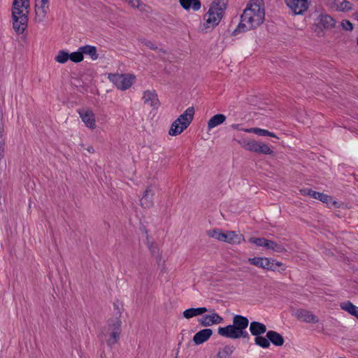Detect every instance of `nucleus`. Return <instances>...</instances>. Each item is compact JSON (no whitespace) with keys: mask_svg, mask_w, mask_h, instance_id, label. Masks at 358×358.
<instances>
[{"mask_svg":"<svg viewBox=\"0 0 358 358\" xmlns=\"http://www.w3.org/2000/svg\"><path fill=\"white\" fill-rule=\"evenodd\" d=\"M29 0H13L12 5L13 28L17 34H22L28 25Z\"/></svg>","mask_w":358,"mask_h":358,"instance_id":"f257e3e1","label":"nucleus"},{"mask_svg":"<svg viewBox=\"0 0 358 358\" xmlns=\"http://www.w3.org/2000/svg\"><path fill=\"white\" fill-rule=\"evenodd\" d=\"M249 325L248 319L241 315H235L233 317V324L226 327H220L217 334L222 337L230 339H238L240 338L249 339L250 336L246 331Z\"/></svg>","mask_w":358,"mask_h":358,"instance_id":"f03ea898","label":"nucleus"},{"mask_svg":"<svg viewBox=\"0 0 358 358\" xmlns=\"http://www.w3.org/2000/svg\"><path fill=\"white\" fill-rule=\"evenodd\" d=\"M264 19L265 16L252 13L249 8H245L241 16V22L233 31L232 34L236 35L241 32L257 28L263 24Z\"/></svg>","mask_w":358,"mask_h":358,"instance_id":"7ed1b4c3","label":"nucleus"},{"mask_svg":"<svg viewBox=\"0 0 358 358\" xmlns=\"http://www.w3.org/2000/svg\"><path fill=\"white\" fill-rule=\"evenodd\" d=\"M194 114V108L189 107L172 123L169 131V135L177 136L180 134L192 122Z\"/></svg>","mask_w":358,"mask_h":358,"instance_id":"20e7f679","label":"nucleus"},{"mask_svg":"<svg viewBox=\"0 0 358 358\" xmlns=\"http://www.w3.org/2000/svg\"><path fill=\"white\" fill-rule=\"evenodd\" d=\"M108 78L121 90L129 89L135 80V76L131 74H110Z\"/></svg>","mask_w":358,"mask_h":358,"instance_id":"39448f33","label":"nucleus"},{"mask_svg":"<svg viewBox=\"0 0 358 358\" xmlns=\"http://www.w3.org/2000/svg\"><path fill=\"white\" fill-rule=\"evenodd\" d=\"M121 321L119 319L113 322L110 323L108 322V330L111 329V332L110 333L109 338L106 340L107 345L112 348L120 339V336L121 334Z\"/></svg>","mask_w":358,"mask_h":358,"instance_id":"423d86ee","label":"nucleus"},{"mask_svg":"<svg viewBox=\"0 0 358 358\" xmlns=\"http://www.w3.org/2000/svg\"><path fill=\"white\" fill-rule=\"evenodd\" d=\"M301 192L304 196H309L311 198L317 199L319 201H321L323 203L329 204V203L332 202V204L337 207L338 206V202L336 201H332V197L331 196H329L327 194L313 191L310 189H303L301 190Z\"/></svg>","mask_w":358,"mask_h":358,"instance_id":"0eeeda50","label":"nucleus"},{"mask_svg":"<svg viewBox=\"0 0 358 358\" xmlns=\"http://www.w3.org/2000/svg\"><path fill=\"white\" fill-rule=\"evenodd\" d=\"M294 15H302L308 8V0H285Z\"/></svg>","mask_w":358,"mask_h":358,"instance_id":"6e6552de","label":"nucleus"},{"mask_svg":"<svg viewBox=\"0 0 358 358\" xmlns=\"http://www.w3.org/2000/svg\"><path fill=\"white\" fill-rule=\"evenodd\" d=\"M224 319L217 313H213L210 315H204L198 319V322L202 327H210L213 324L222 323Z\"/></svg>","mask_w":358,"mask_h":358,"instance_id":"1a4fd4ad","label":"nucleus"},{"mask_svg":"<svg viewBox=\"0 0 358 358\" xmlns=\"http://www.w3.org/2000/svg\"><path fill=\"white\" fill-rule=\"evenodd\" d=\"M156 187L153 185L148 186L141 199V206L145 208H150L154 206L153 198L155 194Z\"/></svg>","mask_w":358,"mask_h":358,"instance_id":"9d476101","label":"nucleus"},{"mask_svg":"<svg viewBox=\"0 0 358 358\" xmlns=\"http://www.w3.org/2000/svg\"><path fill=\"white\" fill-rule=\"evenodd\" d=\"M222 16L220 15L216 11L209 9L204 15L203 19L206 20L204 26L206 28H213L220 22Z\"/></svg>","mask_w":358,"mask_h":358,"instance_id":"9b49d317","label":"nucleus"},{"mask_svg":"<svg viewBox=\"0 0 358 358\" xmlns=\"http://www.w3.org/2000/svg\"><path fill=\"white\" fill-rule=\"evenodd\" d=\"M317 27L320 29H329L334 27L336 21L327 14H320L316 19Z\"/></svg>","mask_w":358,"mask_h":358,"instance_id":"f8f14e48","label":"nucleus"},{"mask_svg":"<svg viewBox=\"0 0 358 358\" xmlns=\"http://www.w3.org/2000/svg\"><path fill=\"white\" fill-rule=\"evenodd\" d=\"M78 113L80 118L82 119V121L85 123L86 127L90 129L95 128L96 124L94 115L91 110H79Z\"/></svg>","mask_w":358,"mask_h":358,"instance_id":"ddd939ff","label":"nucleus"},{"mask_svg":"<svg viewBox=\"0 0 358 358\" xmlns=\"http://www.w3.org/2000/svg\"><path fill=\"white\" fill-rule=\"evenodd\" d=\"M296 315L299 320L308 323H317V317L313 315L310 311L305 309H299L296 312Z\"/></svg>","mask_w":358,"mask_h":358,"instance_id":"4468645a","label":"nucleus"},{"mask_svg":"<svg viewBox=\"0 0 358 358\" xmlns=\"http://www.w3.org/2000/svg\"><path fill=\"white\" fill-rule=\"evenodd\" d=\"M213 334L210 329H203L199 331L193 337V342L196 345H201L208 341Z\"/></svg>","mask_w":358,"mask_h":358,"instance_id":"2eb2a0df","label":"nucleus"},{"mask_svg":"<svg viewBox=\"0 0 358 358\" xmlns=\"http://www.w3.org/2000/svg\"><path fill=\"white\" fill-rule=\"evenodd\" d=\"M264 0H250L245 8H249L252 13L265 16Z\"/></svg>","mask_w":358,"mask_h":358,"instance_id":"dca6fc26","label":"nucleus"},{"mask_svg":"<svg viewBox=\"0 0 358 358\" xmlns=\"http://www.w3.org/2000/svg\"><path fill=\"white\" fill-rule=\"evenodd\" d=\"M143 99L145 103L149 104L150 106L157 107L159 104V99L155 91H145Z\"/></svg>","mask_w":358,"mask_h":358,"instance_id":"f3484780","label":"nucleus"},{"mask_svg":"<svg viewBox=\"0 0 358 358\" xmlns=\"http://www.w3.org/2000/svg\"><path fill=\"white\" fill-rule=\"evenodd\" d=\"M266 338L269 340V343H271L275 346H282L285 343L283 336L273 330L266 332Z\"/></svg>","mask_w":358,"mask_h":358,"instance_id":"a211bd4d","label":"nucleus"},{"mask_svg":"<svg viewBox=\"0 0 358 358\" xmlns=\"http://www.w3.org/2000/svg\"><path fill=\"white\" fill-rule=\"evenodd\" d=\"M249 329L251 334L255 337L264 334L266 332V325L263 323L256 321L250 322Z\"/></svg>","mask_w":358,"mask_h":358,"instance_id":"6ab92c4d","label":"nucleus"},{"mask_svg":"<svg viewBox=\"0 0 358 358\" xmlns=\"http://www.w3.org/2000/svg\"><path fill=\"white\" fill-rule=\"evenodd\" d=\"M180 6L186 10L197 11L201 8L200 0H179Z\"/></svg>","mask_w":358,"mask_h":358,"instance_id":"aec40b11","label":"nucleus"},{"mask_svg":"<svg viewBox=\"0 0 358 358\" xmlns=\"http://www.w3.org/2000/svg\"><path fill=\"white\" fill-rule=\"evenodd\" d=\"M207 311L208 309L206 307L191 308L186 309L182 314L186 319H190L195 316L201 315Z\"/></svg>","mask_w":358,"mask_h":358,"instance_id":"412c9836","label":"nucleus"},{"mask_svg":"<svg viewBox=\"0 0 358 358\" xmlns=\"http://www.w3.org/2000/svg\"><path fill=\"white\" fill-rule=\"evenodd\" d=\"M242 148L244 149L250 151L257 152L258 151V148L260 142H257L252 140L242 139L238 141Z\"/></svg>","mask_w":358,"mask_h":358,"instance_id":"4be33fe9","label":"nucleus"},{"mask_svg":"<svg viewBox=\"0 0 358 358\" xmlns=\"http://www.w3.org/2000/svg\"><path fill=\"white\" fill-rule=\"evenodd\" d=\"M262 266L261 268L267 269V270H271V271H276L279 267L282 266V264L280 262H278L273 259L264 257Z\"/></svg>","mask_w":358,"mask_h":358,"instance_id":"5701e85b","label":"nucleus"},{"mask_svg":"<svg viewBox=\"0 0 358 358\" xmlns=\"http://www.w3.org/2000/svg\"><path fill=\"white\" fill-rule=\"evenodd\" d=\"M226 120V116L223 114H217L213 115L208 122V129H211L217 127L222 124Z\"/></svg>","mask_w":358,"mask_h":358,"instance_id":"b1692460","label":"nucleus"},{"mask_svg":"<svg viewBox=\"0 0 358 358\" xmlns=\"http://www.w3.org/2000/svg\"><path fill=\"white\" fill-rule=\"evenodd\" d=\"M79 50H81L83 55H87L90 57L92 60H96L99 57V55L96 51V48L95 46L86 45L79 48Z\"/></svg>","mask_w":358,"mask_h":358,"instance_id":"393cba45","label":"nucleus"},{"mask_svg":"<svg viewBox=\"0 0 358 358\" xmlns=\"http://www.w3.org/2000/svg\"><path fill=\"white\" fill-rule=\"evenodd\" d=\"M227 0H215L209 9L216 11L220 15L223 16L224 11L226 9Z\"/></svg>","mask_w":358,"mask_h":358,"instance_id":"a878e982","label":"nucleus"},{"mask_svg":"<svg viewBox=\"0 0 358 358\" xmlns=\"http://www.w3.org/2000/svg\"><path fill=\"white\" fill-rule=\"evenodd\" d=\"M234 350L235 347L234 345H227L219 349L217 358H230Z\"/></svg>","mask_w":358,"mask_h":358,"instance_id":"bb28decb","label":"nucleus"},{"mask_svg":"<svg viewBox=\"0 0 358 358\" xmlns=\"http://www.w3.org/2000/svg\"><path fill=\"white\" fill-rule=\"evenodd\" d=\"M245 238L242 234H236L234 231H227V243L230 244H240Z\"/></svg>","mask_w":358,"mask_h":358,"instance_id":"cd10ccee","label":"nucleus"},{"mask_svg":"<svg viewBox=\"0 0 358 358\" xmlns=\"http://www.w3.org/2000/svg\"><path fill=\"white\" fill-rule=\"evenodd\" d=\"M245 132L248 133H254L258 136H271L273 138H278L277 136L272 132H270L269 131L264 129H259V128H250V129H243Z\"/></svg>","mask_w":358,"mask_h":358,"instance_id":"c85d7f7f","label":"nucleus"},{"mask_svg":"<svg viewBox=\"0 0 358 358\" xmlns=\"http://www.w3.org/2000/svg\"><path fill=\"white\" fill-rule=\"evenodd\" d=\"M341 307L343 310L347 311L353 316L357 315V313H358V307L350 301L342 303L341 304Z\"/></svg>","mask_w":358,"mask_h":358,"instance_id":"c756f323","label":"nucleus"},{"mask_svg":"<svg viewBox=\"0 0 358 358\" xmlns=\"http://www.w3.org/2000/svg\"><path fill=\"white\" fill-rule=\"evenodd\" d=\"M266 248L279 253L286 251V249L282 245L278 244L271 240L267 241Z\"/></svg>","mask_w":358,"mask_h":358,"instance_id":"7c9ffc66","label":"nucleus"},{"mask_svg":"<svg viewBox=\"0 0 358 358\" xmlns=\"http://www.w3.org/2000/svg\"><path fill=\"white\" fill-rule=\"evenodd\" d=\"M255 343L263 348H268L270 347V343L268 338H266V336L263 337L261 335L255 337Z\"/></svg>","mask_w":358,"mask_h":358,"instance_id":"2f4dec72","label":"nucleus"},{"mask_svg":"<svg viewBox=\"0 0 358 358\" xmlns=\"http://www.w3.org/2000/svg\"><path fill=\"white\" fill-rule=\"evenodd\" d=\"M69 59V53L64 50H59L58 55L55 57V60L60 63L64 64Z\"/></svg>","mask_w":358,"mask_h":358,"instance_id":"473e14b6","label":"nucleus"},{"mask_svg":"<svg viewBox=\"0 0 358 358\" xmlns=\"http://www.w3.org/2000/svg\"><path fill=\"white\" fill-rule=\"evenodd\" d=\"M84 57L81 52V50L78 49L77 52H73L69 54V59L75 63L80 62L83 60Z\"/></svg>","mask_w":358,"mask_h":358,"instance_id":"72a5a7b5","label":"nucleus"},{"mask_svg":"<svg viewBox=\"0 0 358 358\" xmlns=\"http://www.w3.org/2000/svg\"><path fill=\"white\" fill-rule=\"evenodd\" d=\"M268 239H266L264 238H255V237H250L248 239L249 243L255 244L257 246H266Z\"/></svg>","mask_w":358,"mask_h":358,"instance_id":"f704fd0d","label":"nucleus"},{"mask_svg":"<svg viewBox=\"0 0 358 358\" xmlns=\"http://www.w3.org/2000/svg\"><path fill=\"white\" fill-rule=\"evenodd\" d=\"M273 152L268 147V145L264 143H259L257 153L264 154V155H271Z\"/></svg>","mask_w":358,"mask_h":358,"instance_id":"c9c22d12","label":"nucleus"},{"mask_svg":"<svg viewBox=\"0 0 358 358\" xmlns=\"http://www.w3.org/2000/svg\"><path fill=\"white\" fill-rule=\"evenodd\" d=\"M138 41L141 45L148 47L150 50H157L158 49L157 46L150 40L145 38H140Z\"/></svg>","mask_w":358,"mask_h":358,"instance_id":"e433bc0d","label":"nucleus"},{"mask_svg":"<svg viewBox=\"0 0 358 358\" xmlns=\"http://www.w3.org/2000/svg\"><path fill=\"white\" fill-rule=\"evenodd\" d=\"M263 261H264V257H255L253 258L248 259V262L250 264L260 267V268L262 266Z\"/></svg>","mask_w":358,"mask_h":358,"instance_id":"4c0bfd02","label":"nucleus"},{"mask_svg":"<svg viewBox=\"0 0 358 358\" xmlns=\"http://www.w3.org/2000/svg\"><path fill=\"white\" fill-rule=\"evenodd\" d=\"M336 3L340 5L341 10H349L351 9L350 3L346 0H336Z\"/></svg>","mask_w":358,"mask_h":358,"instance_id":"58836bf2","label":"nucleus"},{"mask_svg":"<svg viewBox=\"0 0 358 358\" xmlns=\"http://www.w3.org/2000/svg\"><path fill=\"white\" fill-rule=\"evenodd\" d=\"M221 230L218 229H213L212 231H208V234L210 237H212L217 241H220L222 235Z\"/></svg>","mask_w":358,"mask_h":358,"instance_id":"ea45409f","label":"nucleus"},{"mask_svg":"<svg viewBox=\"0 0 358 358\" xmlns=\"http://www.w3.org/2000/svg\"><path fill=\"white\" fill-rule=\"evenodd\" d=\"M341 25L344 30L352 31L353 29L352 24L348 20H343Z\"/></svg>","mask_w":358,"mask_h":358,"instance_id":"a19ab883","label":"nucleus"},{"mask_svg":"<svg viewBox=\"0 0 358 358\" xmlns=\"http://www.w3.org/2000/svg\"><path fill=\"white\" fill-rule=\"evenodd\" d=\"M129 4L134 8H137L139 9L141 8V6L143 5L142 2L140 0H129Z\"/></svg>","mask_w":358,"mask_h":358,"instance_id":"79ce46f5","label":"nucleus"},{"mask_svg":"<svg viewBox=\"0 0 358 358\" xmlns=\"http://www.w3.org/2000/svg\"><path fill=\"white\" fill-rule=\"evenodd\" d=\"M48 1L49 0H41V6L39 8V9L41 10L42 13H43V17H45V15H46L47 13V11L45 10V5L48 3Z\"/></svg>","mask_w":358,"mask_h":358,"instance_id":"37998d69","label":"nucleus"},{"mask_svg":"<svg viewBox=\"0 0 358 358\" xmlns=\"http://www.w3.org/2000/svg\"><path fill=\"white\" fill-rule=\"evenodd\" d=\"M147 240H148V236H147ZM148 248L150 250V252L152 253V254H155V252H157V246L154 244V243H149V241H148Z\"/></svg>","mask_w":358,"mask_h":358,"instance_id":"c03bdc74","label":"nucleus"},{"mask_svg":"<svg viewBox=\"0 0 358 358\" xmlns=\"http://www.w3.org/2000/svg\"><path fill=\"white\" fill-rule=\"evenodd\" d=\"M220 241H224L227 243V232L222 233Z\"/></svg>","mask_w":358,"mask_h":358,"instance_id":"a18cd8bd","label":"nucleus"},{"mask_svg":"<svg viewBox=\"0 0 358 358\" xmlns=\"http://www.w3.org/2000/svg\"><path fill=\"white\" fill-rule=\"evenodd\" d=\"M240 126H241V124H233L231 125V128H233L234 129H241Z\"/></svg>","mask_w":358,"mask_h":358,"instance_id":"49530a36","label":"nucleus"},{"mask_svg":"<svg viewBox=\"0 0 358 358\" xmlns=\"http://www.w3.org/2000/svg\"><path fill=\"white\" fill-rule=\"evenodd\" d=\"M353 17L358 20V9L353 13Z\"/></svg>","mask_w":358,"mask_h":358,"instance_id":"de8ad7c7","label":"nucleus"},{"mask_svg":"<svg viewBox=\"0 0 358 358\" xmlns=\"http://www.w3.org/2000/svg\"><path fill=\"white\" fill-rule=\"evenodd\" d=\"M87 151L90 153L94 152V149L92 146H90L87 148Z\"/></svg>","mask_w":358,"mask_h":358,"instance_id":"09e8293b","label":"nucleus"},{"mask_svg":"<svg viewBox=\"0 0 358 358\" xmlns=\"http://www.w3.org/2000/svg\"><path fill=\"white\" fill-rule=\"evenodd\" d=\"M104 335H105V334H104V332H102V334H101V337H103V336H104Z\"/></svg>","mask_w":358,"mask_h":358,"instance_id":"8fccbe9b","label":"nucleus"},{"mask_svg":"<svg viewBox=\"0 0 358 358\" xmlns=\"http://www.w3.org/2000/svg\"><path fill=\"white\" fill-rule=\"evenodd\" d=\"M357 318H358V313H357V315H355Z\"/></svg>","mask_w":358,"mask_h":358,"instance_id":"3c124183","label":"nucleus"},{"mask_svg":"<svg viewBox=\"0 0 358 358\" xmlns=\"http://www.w3.org/2000/svg\"><path fill=\"white\" fill-rule=\"evenodd\" d=\"M163 53H165L164 50H160Z\"/></svg>","mask_w":358,"mask_h":358,"instance_id":"603ef678","label":"nucleus"},{"mask_svg":"<svg viewBox=\"0 0 358 358\" xmlns=\"http://www.w3.org/2000/svg\"><path fill=\"white\" fill-rule=\"evenodd\" d=\"M357 45H358V38H357Z\"/></svg>","mask_w":358,"mask_h":358,"instance_id":"864d4df0","label":"nucleus"}]
</instances>
